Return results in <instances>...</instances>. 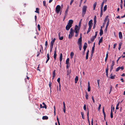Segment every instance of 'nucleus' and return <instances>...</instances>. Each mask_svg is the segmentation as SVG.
<instances>
[{
    "mask_svg": "<svg viewBox=\"0 0 125 125\" xmlns=\"http://www.w3.org/2000/svg\"><path fill=\"white\" fill-rule=\"evenodd\" d=\"M51 84H52V83H51V82H50L49 83V87L50 88L51 87Z\"/></svg>",
    "mask_w": 125,
    "mask_h": 125,
    "instance_id": "obj_62",
    "label": "nucleus"
},
{
    "mask_svg": "<svg viewBox=\"0 0 125 125\" xmlns=\"http://www.w3.org/2000/svg\"><path fill=\"white\" fill-rule=\"evenodd\" d=\"M61 9V7L59 5H57L56 8L55 10L56 13H59Z\"/></svg>",
    "mask_w": 125,
    "mask_h": 125,
    "instance_id": "obj_4",
    "label": "nucleus"
},
{
    "mask_svg": "<svg viewBox=\"0 0 125 125\" xmlns=\"http://www.w3.org/2000/svg\"><path fill=\"white\" fill-rule=\"evenodd\" d=\"M79 29L80 28L78 27L77 25H75V32L76 33V34L75 35V37H77L78 36V34L79 32Z\"/></svg>",
    "mask_w": 125,
    "mask_h": 125,
    "instance_id": "obj_3",
    "label": "nucleus"
},
{
    "mask_svg": "<svg viewBox=\"0 0 125 125\" xmlns=\"http://www.w3.org/2000/svg\"><path fill=\"white\" fill-rule=\"evenodd\" d=\"M96 4L97 2H95L93 5V10H95Z\"/></svg>",
    "mask_w": 125,
    "mask_h": 125,
    "instance_id": "obj_21",
    "label": "nucleus"
},
{
    "mask_svg": "<svg viewBox=\"0 0 125 125\" xmlns=\"http://www.w3.org/2000/svg\"><path fill=\"white\" fill-rule=\"evenodd\" d=\"M74 0H72L71 1V2H70V5H72V3H73V1Z\"/></svg>",
    "mask_w": 125,
    "mask_h": 125,
    "instance_id": "obj_60",
    "label": "nucleus"
},
{
    "mask_svg": "<svg viewBox=\"0 0 125 125\" xmlns=\"http://www.w3.org/2000/svg\"><path fill=\"white\" fill-rule=\"evenodd\" d=\"M48 43L47 41H46L45 42V48H46L47 47V45Z\"/></svg>",
    "mask_w": 125,
    "mask_h": 125,
    "instance_id": "obj_57",
    "label": "nucleus"
},
{
    "mask_svg": "<svg viewBox=\"0 0 125 125\" xmlns=\"http://www.w3.org/2000/svg\"><path fill=\"white\" fill-rule=\"evenodd\" d=\"M81 115L82 116V118L83 119H84V114L83 113V112H81Z\"/></svg>",
    "mask_w": 125,
    "mask_h": 125,
    "instance_id": "obj_32",
    "label": "nucleus"
},
{
    "mask_svg": "<svg viewBox=\"0 0 125 125\" xmlns=\"http://www.w3.org/2000/svg\"><path fill=\"white\" fill-rule=\"evenodd\" d=\"M35 12L38 13H39V9L38 8H36V10L35 11Z\"/></svg>",
    "mask_w": 125,
    "mask_h": 125,
    "instance_id": "obj_39",
    "label": "nucleus"
},
{
    "mask_svg": "<svg viewBox=\"0 0 125 125\" xmlns=\"http://www.w3.org/2000/svg\"><path fill=\"white\" fill-rule=\"evenodd\" d=\"M89 50L87 51V52L86 53V60L88 59V54L89 53Z\"/></svg>",
    "mask_w": 125,
    "mask_h": 125,
    "instance_id": "obj_19",
    "label": "nucleus"
},
{
    "mask_svg": "<svg viewBox=\"0 0 125 125\" xmlns=\"http://www.w3.org/2000/svg\"><path fill=\"white\" fill-rule=\"evenodd\" d=\"M83 109L84 110H86V106L85 104H84L83 107Z\"/></svg>",
    "mask_w": 125,
    "mask_h": 125,
    "instance_id": "obj_55",
    "label": "nucleus"
},
{
    "mask_svg": "<svg viewBox=\"0 0 125 125\" xmlns=\"http://www.w3.org/2000/svg\"><path fill=\"white\" fill-rule=\"evenodd\" d=\"M116 44H114V45L113 48L114 49L115 48V47L116 46Z\"/></svg>",
    "mask_w": 125,
    "mask_h": 125,
    "instance_id": "obj_64",
    "label": "nucleus"
},
{
    "mask_svg": "<svg viewBox=\"0 0 125 125\" xmlns=\"http://www.w3.org/2000/svg\"><path fill=\"white\" fill-rule=\"evenodd\" d=\"M97 83L98 84V86L99 87V81H100L98 79L97 80Z\"/></svg>",
    "mask_w": 125,
    "mask_h": 125,
    "instance_id": "obj_61",
    "label": "nucleus"
},
{
    "mask_svg": "<svg viewBox=\"0 0 125 125\" xmlns=\"http://www.w3.org/2000/svg\"><path fill=\"white\" fill-rule=\"evenodd\" d=\"M87 43L86 42L84 43V45L83 46V48L86 49L87 47Z\"/></svg>",
    "mask_w": 125,
    "mask_h": 125,
    "instance_id": "obj_31",
    "label": "nucleus"
},
{
    "mask_svg": "<svg viewBox=\"0 0 125 125\" xmlns=\"http://www.w3.org/2000/svg\"><path fill=\"white\" fill-rule=\"evenodd\" d=\"M87 9V6L86 5L84 6L82 9V16L83 17L85 14Z\"/></svg>",
    "mask_w": 125,
    "mask_h": 125,
    "instance_id": "obj_2",
    "label": "nucleus"
},
{
    "mask_svg": "<svg viewBox=\"0 0 125 125\" xmlns=\"http://www.w3.org/2000/svg\"><path fill=\"white\" fill-rule=\"evenodd\" d=\"M43 5L44 6H45V7H46V1H43Z\"/></svg>",
    "mask_w": 125,
    "mask_h": 125,
    "instance_id": "obj_41",
    "label": "nucleus"
},
{
    "mask_svg": "<svg viewBox=\"0 0 125 125\" xmlns=\"http://www.w3.org/2000/svg\"><path fill=\"white\" fill-rule=\"evenodd\" d=\"M103 42V37H101L99 40V42L100 43L102 42Z\"/></svg>",
    "mask_w": 125,
    "mask_h": 125,
    "instance_id": "obj_45",
    "label": "nucleus"
},
{
    "mask_svg": "<svg viewBox=\"0 0 125 125\" xmlns=\"http://www.w3.org/2000/svg\"><path fill=\"white\" fill-rule=\"evenodd\" d=\"M87 118L88 119V121L89 122V111L88 110V111L87 112Z\"/></svg>",
    "mask_w": 125,
    "mask_h": 125,
    "instance_id": "obj_43",
    "label": "nucleus"
},
{
    "mask_svg": "<svg viewBox=\"0 0 125 125\" xmlns=\"http://www.w3.org/2000/svg\"><path fill=\"white\" fill-rule=\"evenodd\" d=\"M94 23L95 24L96 23V17L95 15L94 18Z\"/></svg>",
    "mask_w": 125,
    "mask_h": 125,
    "instance_id": "obj_24",
    "label": "nucleus"
},
{
    "mask_svg": "<svg viewBox=\"0 0 125 125\" xmlns=\"http://www.w3.org/2000/svg\"><path fill=\"white\" fill-rule=\"evenodd\" d=\"M106 73H108V69H105Z\"/></svg>",
    "mask_w": 125,
    "mask_h": 125,
    "instance_id": "obj_63",
    "label": "nucleus"
},
{
    "mask_svg": "<svg viewBox=\"0 0 125 125\" xmlns=\"http://www.w3.org/2000/svg\"><path fill=\"white\" fill-rule=\"evenodd\" d=\"M107 5H105L104 7V11H106L107 9Z\"/></svg>",
    "mask_w": 125,
    "mask_h": 125,
    "instance_id": "obj_40",
    "label": "nucleus"
},
{
    "mask_svg": "<svg viewBox=\"0 0 125 125\" xmlns=\"http://www.w3.org/2000/svg\"><path fill=\"white\" fill-rule=\"evenodd\" d=\"M42 119L43 120L47 119H48V117L46 116H44L42 117Z\"/></svg>",
    "mask_w": 125,
    "mask_h": 125,
    "instance_id": "obj_29",
    "label": "nucleus"
},
{
    "mask_svg": "<svg viewBox=\"0 0 125 125\" xmlns=\"http://www.w3.org/2000/svg\"><path fill=\"white\" fill-rule=\"evenodd\" d=\"M53 45H50V52H51L52 51V49L53 48Z\"/></svg>",
    "mask_w": 125,
    "mask_h": 125,
    "instance_id": "obj_42",
    "label": "nucleus"
},
{
    "mask_svg": "<svg viewBox=\"0 0 125 125\" xmlns=\"http://www.w3.org/2000/svg\"><path fill=\"white\" fill-rule=\"evenodd\" d=\"M118 35L119 38L120 39H122V35L121 32H119Z\"/></svg>",
    "mask_w": 125,
    "mask_h": 125,
    "instance_id": "obj_14",
    "label": "nucleus"
},
{
    "mask_svg": "<svg viewBox=\"0 0 125 125\" xmlns=\"http://www.w3.org/2000/svg\"><path fill=\"white\" fill-rule=\"evenodd\" d=\"M94 46L92 48L91 55H92L94 53Z\"/></svg>",
    "mask_w": 125,
    "mask_h": 125,
    "instance_id": "obj_17",
    "label": "nucleus"
},
{
    "mask_svg": "<svg viewBox=\"0 0 125 125\" xmlns=\"http://www.w3.org/2000/svg\"><path fill=\"white\" fill-rule=\"evenodd\" d=\"M60 79L59 78L57 80V81L59 83V87H60V89H59V90H60Z\"/></svg>",
    "mask_w": 125,
    "mask_h": 125,
    "instance_id": "obj_23",
    "label": "nucleus"
},
{
    "mask_svg": "<svg viewBox=\"0 0 125 125\" xmlns=\"http://www.w3.org/2000/svg\"><path fill=\"white\" fill-rule=\"evenodd\" d=\"M88 94L87 93H86V95H85V97L86 98V99H88Z\"/></svg>",
    "mask_w": 125,
    "mask_h": 125,
    "instance_id": "obj_47",
    "label": "nucleus"
},
{
    "mask_svg": "<svg viewBox=\"0 0 125 125\" xmlns=\"http://www.w3.org/2000/svg\"><path fill=\"white\" fill-rule=\"evenodd\" d=\"M91 28L92 27H89L88 30V31H87V34H88L89 32H90V31H91Z\"/></svg>",
    "mask_w": 125,
    "mask_h": 125,
    "instance_id": "obj_36",
    "label": "nucleus"
},
{
    "mask_svg": "<svg viewBox=\"0 0 125 125\" xmlns=\"http://www.w3.org/2000/svg\"><path fill=\"white\" fill-rule=\"evenodd\" d=\"M82 39L81 34L80 37L78 39L77 42V44L78 45L82 44Z\"/></svg>",
    "mask_w": 125,
    "mask_h": 125,
    "instance_id": "obj_5",
    "label": "nucleus"
},
{
    "mask_svg": "<svg viewBox=\"0 0 125 125\" xmlns=\"http://www.w3.org/2000/svg\"><path fill=\"white\" fill-rule=\"evenodd\" d=\"M74 55V53L73 52H71L70 54V56L71 58H73V57Z\"/></svg>",
    "mask_w": 125,
    "mask_h": 125,
    "instance_id": "obj_35",
    "label": "nucleus"
},
{
    "mask_svg": "<svg viewBox=\"0 0 125 125\" xmlns=\"http://www.w3.org/2000/svg\"><path fill=\"white\" fill-rule=\"evenodd\" d=\"M56 47L55 48V50L54 52V55H53V57H54V60H56V56H57V55H56Z\"/></svg>",
    "mask_w": 125,
    "mask_h": 125,
    "instance_id": "obj_12",
    "label": "nucleus"
},
{
    "mask_svg": "<svg viewBox=\"0 0 125 125\" xmlns=\"http://www.w3.org/2000/svg\"><path fill=\"white\" fill-rule=\"evenodd\" d=\"M74 32H75V30H74L72 28H71L70 30L69 34V38L71 39L72 37L73 36Z\"/></svg>",
    "mask_w": 125,
    "mask_h": 125,
    "instance_id": "obj_1",
    "label": "nucleus"
},
{
    "mask_svg": "<svg viewBox=\"0 0 125 125\" xmlns=\"http://www.w3.org/2000/svg\"><path fill=\"white\" fill-rule=\"evenodd\" d=\"M87 90L88 92H90V85H88V86Z\"/></svg>",
    "mask_w": 125,
    "mask_h": 125,
    "instance_id": "obj_44",
    "label": "nucleus"
},
{
    "mask_svg": "<svg viewBox=\"0 0 125 125\" xmlns=\"http://www.w3.org/2000/svg\"><path fill=\"white\" fill-rule=\"evenodd\" d=\"M62 53H61L60 54V58H59V60L60 62V63H61L62 61Z\"/></svg>",
    "mask_w": 125,
    "mask_h": 125,
    "instance_id": "obj_10",
    "label": "nucleus"
},
{
    "mask_svg": "<svg viewBox=\"0 0 125 125\" xmlns=\"http://www.w3.org/2000/svg\"><path fill=\"white\" fill-rule=\"evenodd\" d=\"M92 100H93V102L94 103V102H95V101H94V97H93V96H92Z\"/></svg>",
    "mask_w": 125,
    "mask_h": 125,
    "instance_id": "obj_58",
    "label": "nucleus"
},
{
    "mask_svg": "<svg viewBox=\"0 0 125 125\" xmlns=\"http://www.w3.org/2000/svg\"><path fill=\"white\" fill-rule=\"evenodd\" d=\"M42 104L43 105L42 108H45V109L46 108V105H45V103H43Z\"/></svg>",
    "mask_w": 125,
    "mask_h": 125,
    "instance_id": "obj_33",
    "label": "nucleus"
},
{
    "mask_svg": "<svg viewBox=\"0 0 125 125\" xmlns=\"http://www.w3.org/2000/svg\"><path fill=\"white\" fill-rule=\"evenodd\" d=\"M115 77V75H114L112 73H111L110 75V78L111 79H114Z\"/></svg>",
    "mask_w": 125,
    "mask_h": 125,
    "instance_id": "obj_11",
    "label": "nucleus"
},
{
    "mask_svg": "<svg viewBox=\"0 0 125 125\" xmlns=\"http://www.w3.org/2000/svg\"><path fill=\"white\" fill-rule=\"evenodd\" d=\"M104 0H103V1L102 2L101 4V9H103V5H104Z\"/></svg>",
    "mask_w": 125,
    "mask_h": 125,
    "instance_id": "obj_26",
    "label": "nucleus"
},
{
    "mask_svg": "<svg viewBox=\"0 0 125 125\" xmlns=\"http://www.w3.org/2000/svg\"><path fill=\"white\" fill-rule=\"evenodd\" d=\"M69 58H67L66 61V64H69Z\"/></svg>",
    "mask_w": 125,
    "mask_h": 125,
    "instance_id": "obj_34",
    "label": "nucleus"
},
{
    "mask_svg": "<svg viewBox=\"0 0 125 125\" xmlns=\"http://www.w3.org/2000/svg\"><path fill=\"white\" fill-rule=\"evenodd\" d=\"M101 107V105L100 104L99 105V107H98V110L99 111L100 110Z\"/></svg>",
    "mask_w": 125,
    "mask_h": 125,
    "instance_id": "obj_54",
    "label": "nucleus"
},
{
    "mask_svg": "<svg viewBox=\"0 0 125 125\" xmlns=\"http://www.w3.org/2000/svg\"><path fill=\"white\" fill-rule=\"evenodd\" d=\"M115 62L114 61H112V65L111 66V68L110 69V71H111L113 69V66L114 65Z\"/></svg>",
    "mask_w": 125,
    "mask_h": 125,
    "instance_id": "obj_6",
    "label": "nucleus"
},
{
    "mask_svg": "<svg viewBox=\"0 0 125 125\" xmlns=\"http://www.w3.org/2000/svg\"><path fill=\"white\" fill-rule=\"evenodd\" d=\"M103 31L101 29L100 30V36H101L103 35Z\"/></svg>",
    "mask_w": 125,
    "mask_h": 125,
    "instance_id": "obj_30",
    "label": "nucleus"
},
{
    "mask_svg": "<svg viewBox=\"0 0 125 125\" xmlns=\"http://www.w3.org/2000/svg\"><path fill=\"white\" fill-rule=\"evenodd\" d=\"M55 40V38H54V39L51 42L50 45H53L54 43V42Z\"/></svg>",
    "mask_w": 125,
    "mask_h": 125,
    "instance_id": "obj_18",
    "label": "nucleus"
},
{
    "mask_svg": "<svg viewBox=\"0 0 125 125\" xmlns=\"http://www.w3.org/2000/svg\"><path fill=\"white\" fill-rule=\"evenodd\" d=\"M55 70L53 71V72L52 79H53L54 78V77L55 76Z\"/></svg>",
    "mask_w": 125,
    "mask_h": 125,
    "instance_id": "obj_22",
    "label": "nucleus"
},
{
    "mask_svg": "<svg viewBox=\"0 0 125 125\" xmlns=\"http://www.w3.org/2000/svg\"><path fill=\"white\" fill-rule=\"evenodd\" d=\"M104 107L103 108L102 112H103V114L104 115V119H105V117H106V115H105V113L104 111Z\"/></svg>",
    "mask_w": 125,
    "mask_h": 125,
    "instance_id": "obj_15",
    "label": "nucleus"
},
{
    "mask_svg": "<svg viewBox=\"0 0 125 125\" xmlns=\"http://www.w3.org/2000/svg\"><path fill=\"white\" fill-rule=\"evenodd\" d=\"M112 86H111L110 87V91L109 93V94L111 93V92L112 91Z\"/></svg>",
    "mask_w": 125,
    "mask_h": 125,
    "instance_id": "obj_50",
    "label": "nucleus"
},
{
    "mask_svg": "<svg viewBox=\"0 0 125 125\" xmlns=\"http://www.w3.org/2000/svg\"><path fill=\"white\" fill-rule=\"evenodd\" d=\"M47 57L48 59H50V57L49 56V55L48 53L47 54Z\"/></svg>",
    "mask_w": 125,
    "mask_h": 125,
    "instance_id": "obj_59",
    "label": "nucleus"
},
{
    "mask_svg": "<svg viewBox=\"0 0 125 125\" xmlns=\"http://www.w3.org/2000/svg\"><path fill=\"white\" fill-rule=\"evenodd\" d=\"M68 10L67 9L65 11V16H66L67 14V12L68 11Z\"/></svg>",
    "mask_w": 125,
    "mask_h": 125,
    "instance_id": "obj_53",
    "label": "nucleus"
},
{
    "mask_svg": "<svg viewBox=\"0 0 125 125\" xmlns=\"http://www.w3.org/2000/svg\"><path fill=\"white\" fill-rule=\"evenodd\" d=\"M108 52H107V53L106 55V57H105V62H106L107 60L108 59Z\"/></svg>",
    "mask_w": 125,
    "mask_h": 125,
    "instance_id": "obj_20",
    "label": "nucleus"
},
{
    "mask_svg": "<svg viewBox=\"0 0 125 125\" xmlns=\"http://www.w3.org/2000/svg\"><path fill=\"white\" fill-rule=\"evenodd\" d=\"M110 117L111 118L113 117V113L112 110H111V111Z\"/></svg>",
    "mask_w": 125,
    "mask_h": 125,
    "instance_id": "obj_37",
    "label": "nucleus"
},
{
    "mask_svg": "<svg viewBox=\"0 0 125 125\" xmlns=\"http://www.w3.org/2000/svg\"><path fill=\"white\" fill-rule=\"evenodd\" d=\"M120 69V67H119L117 68L115 70V72H118Z\"/></svg>",
    "mask_w": 125,
    "mask_h": 125,
    "instance_id": "obj_46",
    "label": "nucleus"
},
{
    "mask_svg": "<svg viewBox=\"0 0 125 125\" xmlns=\"http://www.w3.org/2000/svg\"><path fill=\"white\" fill-rule=\"evenodd\" d=\"M122 44V42H120L119 44V47L118 48V50H120L121 48V46Z\"/></svg>",
    "mask_w": 125,
    "mask_h": 125,
    "instance_id": "obj_25",
    "label": "nucleus"
},
{
    "mask_svg": "<svg viewBox=\"0 0 125 125\" xmlns=\"http://www.w3.org/2000/svg\"><path fill=\"white\" fill-rule=\"evenodd\" d=\"M37 27H38V30L39 31H40V30H41L40 29V26L39 24H38V25Z\"/></svg>",
    "mask_w": 125,
    "mask_h": 125,
    "instance_id": "obj_49",
    "label": "nucleus"
},
{
    "mask_svg": "<svg viewBox=\"0 0 125 125\" xmlns=\"http://www.w3.org/2000/svg\"><path fill=\"white\" fill-rule=\"evenodd\" d=\"M60 32H59L58 33V36L59 38V39L60 40H62L63 39V36L60 37Z\"/></svg>",
    "mask_w": 125,
    "mask_h": 125,
    "instance_id": "obj_16",
    "label": "nucleus"
},
{
    "mask_svg": "<svg viewBox=\"0 0 125 125\" xmlns=\"http://www.w3.org/2000/svg\"><path fill=\"white\" fill-rule=\"evenodd\" d=\"M108 16H106L104 20V22H106L107 21H108V19H108Z\"/></svg>",
    "mask_w": 125,
    "mask_h": 125,
    "instance_id": "obj_28",
    "label": "nucleus"
},
{
    "mask_svg": "<svg viewBox=\"0 0 125 125\" xmlns=\"http://www.w3.org/2000/svg\"><path fill=\"white\" fill-rule=\"evenodd\" d=\"M72 26L71 25L67 24L66 27V30H68Z\"/></svg>",
    "mask_w": 125,
    "mask_h": 125,
    "instance_id": "obj_13",
    "label": "nucleus"
},
{
    "mask_svg": "<svg viewBox=\"0 0 125 125\" xmlns=\"http://www.w3.org/2000/svg\"><path fill=\"white\" fill-rule=\"evenodd\" d=\"M109 19H108V21H107V23L106 27H105V31H107V27L108 26L109 23Z\"/></svg>",
    "mask_w": 125,
    "mask_h": 125,
    "instance_id": "obj_8",
    "label": "nucleus"
},
{
    "mask_svg": "<svg viewBox=\"0 0 125 125\" xmlns=\"http://www.w3.org/2000/svg\"><path fill=\"white\" fill-rule=\"evenodd\" d=\"M67 75L71 73V71L70 70H69V71L68 70L67 71Z\"/></svg>",
    "mask_w": 125,
    "mask_h": 125,
    "instance_id": "obj_52",
    "label": "nucleus"
},
{
    "mask_svg": "<svg viewBox=\"0 0 125 125\" xmlns=\"http://www.w3.org/2000/svg\"><path fill=\"white\" fill-rule=\"evenodd\" d=\"M96 37H95V36H93L91 39V41L92 42L93 41Z\"/></svg>",
    "mask_w": 125,
    "mask_h": 125,
    "instance_id": "obj_27",
    "label": "nucleus"
},
{
    "mask_svg": "<svg viewBox=\"0 0 125 125\" xmlns=\"http://www.w3.org/2000/svg\"><path fill=\"white\" fill-rule=\"evenodd\" d=\"M79 45V48L80 50L81 51L82 49V44L78 45Z\"/></svg>",
    "mask_w": 125,
    "mask_h": 125,
    "instance_id": "obj_51",
    "label": "nucleus"
},
{
    "mask_svg": "<svg viewBox=\"0 0 125 125\" xmlns=\"http://www.w3.org/2000/svg\"><path fill=\"white\" fill-rule=\"evenodd\" d=\"M92 22L93 20H91L89 21L88 22V25L89 27H92L93 25Z\"/></svg>",
    "mask_w": 125,
    "mask_h": 125,
    "instance_id": "obj_7",
    "label": "nucleus"
},
{
    "mask_svg": "<svg viewBox=\"0 0 125 125\" xmlns=\"http://www.w3.org/2000/svg\"><path fill=\"white\" fill-rule=\"evenodd\" d=\"M63 110L64 113H65L66 111L65 106H63Z\"/></svg>",
    "mask_w": 125,
    "mask_h": 125,
    "instance_id": "obj_48",
    "label": "nucleus"
},
{
    "mask_svg": "<svg viewBox=\"0 0 125 125\" xmlns=\"http://www.w3.org/2000/svg\"><path fill=\"white\" fill-rule=\"evenodd\" d=\"M78 77L77 76H76L75 78V81H78Z\"/></svg>",
    "mask_w": 125,
    "mask_h": 125,
    "instance_id": "obj_56",
    "label": "nucleus"
},
{
    "mask_svg": "<svg viewBox=\"0 0 125 125\" xmlns=\"http://www.w3.org/2000/svg\"><path fill=\"white\" fill-rule=\"evenodd\" d=\"M73 21L72 20H70L69 21L68 24L72 26V24L73 23Z\"/></svg>",
    "mask_w": 125,
    "mask_h": 125,
    "instance_id": "obj_9",
    "label": "nucleus"
},
{
    "mask_svg": "<svg viewBox=\"0 0 125 125\" xmlns=\"http://www.w3.org/2000/svg\"><path fill=\"white\" fill-rule=\"evenodd\" d=\"M103 9H101L100 17H101L103 14Z\"/></svg>",
    "mask_w": 125,
    "mask_h": 125,
    "instance_id": "obj_38",
    "label": "nucleus"
}]
</instances>
